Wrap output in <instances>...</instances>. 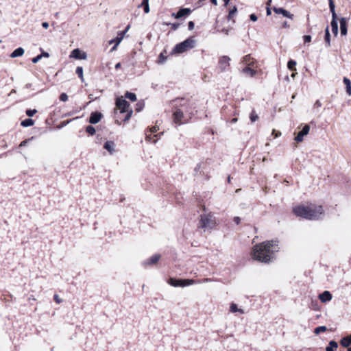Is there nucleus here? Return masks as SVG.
<instances>
[{"label":"nucleus","mask_w":351,"mask_h":351,"mask_svg":"<svg viewBox=\"0 0 351 351\" xmlns=\"http://www.w3.org/2000/svg\"><path fill=\"white\" fill-rule=\"evenodd\" d=\"M115 144L113 141H106L104 143V147L106 149L110 154H112L115 152Z\"/></svg>","instance_id":"obj_16"},{"label":"nucleus","mask_w":351,"mask_h":351,"mask_svg":"<svg viewBox=\"0 0 351 351\" xmlns=\"http://www.w3.org/2000/svg\"><path fill=\"white\" fill-rule=\"evenodd\" d=\"M315 106H317V107H320L322 106V104H321V102L319 100H317L315 103Z\"/></svg>","instance_id":"obj_59"},{"label":"nucleus","mask_w":351,"mask_h":351,"mask_svg":"<svg viewBox=\"0 0 351 351\" xmlns=\"http://www.w3.org/2000/svg\"><path fill=\"white\" fill-rule=\"evenodd\" d=\"M338 344L335 341H330L329 342L328 346L326 347V351H335V350L337 348Z\"/></svg>","instance_id":"obj_24"},{"label":"nucleus","mask_w":351,"mask_h":351,"mask_svg":"<svg viewBox=\"0 0 351 351\" xmlns=\"http://www.w3.org/2000/svg\"><path fill=\"white\" fill-rule=\"evenodd\" d=\"M159 58H160V60H159L160 62H163L165 61V60L166 59V58L164 57L162 53H160Z\"/></svg>","instance_id":"obj_52"},{"label":"nucleus","mask_w":351,"mask_h":351,"mask_svg":"<svg viewBox=\"0 0 351 351\" xmlns=\"http://www.w3.org/2000/svg\"><path fill=\"white\" fill-rule=\"evenodd\" d=\"M136 106H137V108H136L137 111H138V112L141 111V110L142 108V105L141 104L138 103L136 104Z\"/></svg>","instance_id":"obj_56"},{"label":"nucleus","mask_w":351,"mask_h":351,"mask_svg":"<svg viewBox=\"0 0 351 351\" xmlns=\"http://www.w3.org/2000/svg\"><path fill=\"white\" fill-rule=\"evenodd\" d=\"M160 258V254H156L143 262V265H152L156 264Z\"/></svg>","instance_id":"obj_10"},{"label":"nucleus","mask_w":351,"mask_h":351,"mask_svg":"<svg viewBox=\"0 0 351 351\" xmlns=\"http://www.w3.org/2000/svg\"><path fill=\"white\" fill-rule=\"evenodd\" d=\"M125 34V31H122L118 33L117 37H121V40H123L124 37V34Z\"/></svg>","instance_id":"obj_49"},{"label":"nucleus","mask_w":351,"mask_h":351,"mask_svg":"<svg viewBox=\"0 0 351 351\" xmlns=\"http://www.w3.org/2000/svg\"><path fill=\"white\" fill-rule=\"evenodd\" d=\"M250 20L252 21H257V16L254 14H252L250 16Z\"/></svg>","instance_id":"obj_47"},{"label":"nucleus","mask_w":351,"mask_h":351,"mask_svg":"<svg viewBox=\"0 0 351 351\" xmlns=\"http://www.w3.org/2000/svg\"><path fill=\"white\" fill-rule=\"evenodd\" d=\"M21 124L23 127H29L33 125L34 124V121L32 119H26L23 120Z\"/></svg>","instance_id":"obj_26"},{"label":"nucleus","mask_w":351,"mask_h":351,"mask_svg":"<svg viewBox=\"0 0 351 351\" xmlns=\"http://www.w3.org/2000/svg\"><path fill=\"white\" fill-rule=\"evenodd\" d=\"M272 134H275L276 137H278V136L281 135V133L280 132H278L276 133V130H273Z\"/></svg>","instance_id":"obj_54"},{"label":"nucleus","mask_w":351,"mask_h":351,"mask_svg":"<svg viewBox=\"0 0 351 351\" xmlns=\"http://www.w3.org/2000/svg\"><path fill=\"white\" fill-rule=\"evenodd\" d=\"M184 118V113L180 108H176L173 112V121L175 123L180 125L184 123L182 119Z\"/></svg>","instance_id":"obj_7"},{"label":"nucleus","mask_w":351,"mask_h":351,"mask_svg":"<svg viewBox=\"0 0 351 351\" xmlns=\"http://www.w3.org/2000/svg\"><path fill=\"white\" fill-rule=\"evenodd\" d=\"M168 283L173 287H182L183 280H177L173 278H169Z\"/></svg>","instance_id":"obj_19"},{"label":"nucleus","mask_w":351,"mask_h":351,"mask_svg":"<svg viewBox=\"0 0 351 351\" xmlns=\"http://www.w3.org/2000/svg\"><path fill=\"white\" fill-rule=\"evenodd\" d=\"M273 10L276 14H281L285 17H287L289 19H293V15L292 14H291L289 12H288L287 10H286L282 8L274 7L273 8Z\"/></svg>","instance_id":"obj_14"},{"label":"nucleus","mask_w":351,"mask_h":351,"mask_svg":"<svg viewBox=\"0 0 351 351\" xmlns=\"http://www.w3.org/2000/svg\"><path fill=\"white\" fill-rule=\"evenodd\" d=\"M217 226L215 217L211 213H203L200 215L198 228L206 230L213 229Z\"/></svg>","instance_id":"obj_3"},{"label":"nucleus","mask_w":351,"mask_h":351,"mask_svg":"<svg viewBox=\"0 0 351 351\" xmlns=\"http://www.w3.org/2000/svg\"><path fill=\"white\" fill-rule=\"evenodd\" d=\"M178 26H179V24H178V23H173L172 24V28L173 29H176L178 27Z\"/></svg>","instance_id":"obj_60"},{"label":"nucleus","mask_w":351,"mask_h":351,"mask_svg":"<svg viewBox=\"0 0 351 351\" xmlns=\"http://www.w3.org/2000/svg\"><path fill=\"white\" fill-rule=\"evenodd\" d=\"M311 40V36L309 35L304 36V43H309Z\"/></svg>","instance_id":"obj_45"},{"label":"nucleus","mask_w":351,"mask_h":351,"mask_svg":"<svg viewBox=\"0 0 351 351\" xmlns=\"http://www.w3.org/2000/svg\"><path fill=\"white\" fill-rule=\"evenodd\" d=\"M117 36L115 38L110 40L109 41V44L112 45L114 43L115 45V43H117Z\"/></svg>","instance_id":"obj_53"},{"label":"nucleus","mask_w":351,"mask_h":351,"mask_svg":"<svg viewBox=\"0 0 351 351\" xmlns=\"http://www.w3.org/2000/svg\"><path fill=\"white\" fill-rule=\"evenodd\" d=\"M140 6H143L144 12L145 13L149 12V0H143Z\"/></svg>","instance_id":"obj_28"},{"label":"nucleus","mask_w":351,"mask_h":351,"mask_svg":"<svg viewBox=\"0 0 351 351\" xmlns=\"http://www.w3.org/2000/svg\"><path fill=\"white\" fill-rule=\"evenodd\" d=\"M42 26L44 27V28H48L49 27V23L47 22H43L42 23Z\"/></svg>","instance_id":"obj_55"},{"label":"nucleus","mask_w":351,"mask_h":351,"mask_svg":"<svg viewBox=\"0 0 351 351\" xmlns=\"http://www.w3.org/2000/svg\"><path fill=\"white\" fill-rule=\"evenodd\" d=\"M242 62L244 64H247L248 66H252L254 64V62L252 60V58L250 55H246L243 58Z\"/></svg>","instance_id":"obj_25"},{"label":"nucleus","mask_w":351,"mask_h":351,"mask_svg":"<svg viewBox=\"0 0 351 351\" xmlns=\"http://www.w3.org/2000/svg\"><path fill=\"white\" fill-rule=\"evenodd\" d=\"M295 65H296V62L293 60H289L287 64V66H288L289 69H290L291 71L296 70Z\"/></svg>","instance_id":"obj_32"},{"label":"nucleus","mask_w":351,"mask_h":351,"mask_svg":"<svg viewBox=\"0 0 351 351\" xmlns=\"http://www.w3.org/2000/svg\"><path fill=\"white\" fill-rule=\"evenodd\" d=\"M41 58H42V55H38V56L34 57V58H32V61L33 63L36 64L38 61H40Z\"/></svg>","instance_id":"obj_43"},{"label":"nucleus","mask_w":351,"mask_h":351,"mask_svg":"<svg viewBox=\"0 0 351 351\" xmlns=\"http://www.w3.org/2000/svg\"><path fill=\"white\" fill-rule=\"evenodd\" d=\"M158 135H154V136H152L151 135H147L146 136V140L150 142H152L154 143H156L158 141L157 138Z\"/></svg>","instance_id":"obj_33"},{"label":"nucleus","mask_w":351,"mask_h":351,"mask_svg":"<svg viewBox=\"0 0 351 351\" xmlns=\"http://www.w3.org/2000/svg\"><path fill=\"white\" fill-rule=\"evenodd\" d=\"M293 211L295 215L309 220L319 219L324 213L322 206H303L300 205L294 207Z\"/></svg>","instance_id":"obj_2"},{"label":"nucleus","mask_w":351,"mask_h":351,"mask_svg":"<svg viewBox=\"0 0 351 351\" xmlns=\"http://www.w3.org/2000/svg\"><path fill=\"white\" fill-rule=\"evenodd\" d=\"M325 42L326 43V45L328 47L330 45V33H329V29H328V27H327L326 28V31H325Z\"/></svg>","instance_id":"obj_30"},{"label":"nucleus","mask_w":351,"mask_h":351,"mask_svg":"<svg viewBox=\"0 0 351 351\" xmlns=\"http://www.w3.org/2000/svg\"><path fill=\"white\" fill-rule=\"evenodd\" d=\"M221 32L226 35H228L229 34V29H222Z\"/></svg>","instance_id":"obj_61"},{"label":"nucleus","mask_w":351,"mask_h":351,"mask_svg":"<svg viewBox=\"0 0 351 351\" xmlns=\"http://www.w3.org/2000/svg\"><path fill=\"white\" fill-rule=\"evenodd\" d=\"M329 1V8L332 14V21L330 23L331 29L333 34L337 36L338 34V24L337 21V14L335 10V4L332 0Z\"/></svg>","instance_id":"obj_5"},{"label":"nucleus","mask_w":351,"mask_h":351,"mask_svg":"<svg viewBox=\"0 0 351 351\" xmlns=\"http://www.w3.org/2000/svg\"><path fill=\"white\" fill-rule=\"evenodd\" d=\"M341 345L345 348H348L351 345V336L342 338L341 340Z\"/></svg>","instance_id":"obj_22"},{"label":"nucleus","mask_w":351,"mask_h":351,"mask_svg":"<svg viewBox=\"0 0 351 351\" xmlns=\"http://www.w3.org/2000/svg\"><path fill=\"white\" fill-rule=\"evenodd\" d=\"M233 221L237 223V224H239L240 221H241V219L239 217H234V219H233Z\"/></svg>","instance_id":"obj_50"},{"label":"nucleus","mask_w":351,"mask_h":351,"mask_svg":"<svg viewBox=\"0 0 351 351\" xmlns=\"http://www.w3.org/2000/svg\"><path fill=\"white\" fill-rule=\"evenodd\" d=\"M102 117V114L98 112H94L90 114L89 118V123L91 124H96L100 121Z\"/></svg>","instance_id":"obj_13"},{"label":"nucleus","mask_w":351,"mask_h":351,"mask_svg":"<svg viewBox=\"0 0 351 351\" xmlns=\"http://www.w3.org/2000/svg\"><path fill=\"white\" fill-rule=\"evenodd\" d=\"M76 74L79 76V77L81 79V81H84V76H83V68L82 66H77L75 71Z\"/></svg>","instance_id":"obj_31"},{"label":"nucleus","mask_w":351,"mask_h":351,"mask_svg":"<svg viewBox=\"0 0 351 351\" xmlns=\"http://www.w3.org/2000/svg\"><path fill=\"white\" fill-rule=\"evenodd\" d=\"M127 113L125 119H124V121H128L130 119L132 114V110L130 109V110H128V111L125 112Z\"/></svg>","instance_id":"obj_40"},{"label":"nucleus","mask_w":351,"mask_h":351,"mask_svg":"<svg viewBox=\"0 0 351 351\" xmlns=\"http://www.w3.org/2000/svg\"><path fill=\"white\" fill-rule=\"evenodd\" d=\"M326 330V327L324 326H319V327H317L315 329V331L314 332L316 334V335H318L319 334L320 332H324Z\"/></svg>","instance_id":"obj_36"},{"label":"nucleus","mask_w":351,"mask_h":351,"mask_svg":"<svg viewBox=\"0 0 351 351\" xmlns=\"http://www.w3.org/2000/svg\"><path fill=\"white\" fill-rule=\"evenodd\" d=\"M230 311L232 313L239 312L241 314L244 313V311L243 309L238 308L237 304L232 303L230 305Z\"/></svg>","instance_id":"obj_27"},{"label":"nucleus","mask_w":351,"mask_h":351,"mask_svg":"<svg viewBox=\"0 0 351 351\" xmlns=\"http://www.w3.org/2000/svg\"><path fill=\"white\" fill-rule=\"evenodd\" d=\"M176 101L180 106L184 107L186 112L189 111L188 106H189V101L184 100V99H176Z\"/></svg>","instance_id":"obj_21"},{"label":"nucleus","mask_w":351,"mask_h":351,"mask_svg":"<svg viewBox=\"0 0 351 351\" xmlns=\"http://www.w3.org/2000/svg\"><path fill=\"white\" fill-rule=\"evenodd\" d=\"M40 55H42L43 57L48 58L49 56V54L47 52H43Z\"/></svg>","instance_id":"obj_57"},{"label":"nucleus","mask_w":351,"mask_h":351,"mask_svg":"<svg viewBox=\"0 0 351 351\" xmlns=\"http://www.w3.org/2000/svg\"><path fill=\"white\" fill-rule=\"evenodd\" d=\"M191 12L192 11L190 8H181L176 14L173 13L172 16L175 17L176 19H180L182 16L190 14Z\"/></svg>","instance_id":"obj_12"},{"label":"nucleus","mask_w":351,"mask_h":351,"mask_svg":"<svg viewBox=\"0 0 351 351\" xmlns=\"http://www.w3.org/2000/svg\"><path fill=\"white\" fill-rule=\"evenodd\" d=\"M230 58L228 56H223L219 61V66L221 71H225L230 64Z\"/></svg>","instance_id":"obj_11"},{"label":"nucleus","mask_w":351,"mask_h":351,"mask_svg":"<svg viewBox=\"0 0 351 351\" xmlns=\"http://www.w3.org/2000/svg\"><path fill=\"white\" fill-rule=\"evenodd\" d=\"M159 130L158 127V126H154L152 127L151 129H150V132L152 133H154V132H156L158 130Z\"/></svg>","instance_id":"obj_48"},{"label":"nucleus","mask_w":351,"mask_h":351,"mask_svg":"<svg viewBox=\"0 0 351 351\" xmlns=\"http://www.w3.org/2000/svg\"><path fill=\"white\" fill-rule=\"evenodd\" d=\"M195 280L192 279L183 280L182 287L189 286L195 283Z\"/></svg>","instance_id":"obj_37"},{"label":"nucleus","mask_w":351,"mask_h":351,"mask_svg":"<svg viewBox=\"0 0 351 351\" xmlns=\"http://www.w3.org/2000/svg\"><path fill=\"white\" fill-rule=\"evenodd\" d=\"M86 53L84 51H82L79 49H73L70 54V58H73L78 60H85L86 59Z\"/></svg>","instance_id":"obj_9"},{"label":"nucleus","mask_w":351,"mask_h":351,"mask_svg":"<svg viewBox=\"0 0 351 351\" xmlns=\"http://www.w3.org/2000/svg\"><path fill=\"white\" fill-rule=\"evenodd\" d=\"M319 298L322 302H326L331 300L332 295L328 291H324L322 293L319 294Z\"/></svg>","instance_id":"obj_15"},{"label":"nucleus","mask_w":351,"mask_h":351,"mask_svg":"<svg viewBox=\"0 0 351 351\" xmlns=\"http://www.w3.org/2000/svg\"><path fill=\"white\" fill-rule=\"evenodd\" d=\"M32 138H33V137H32L31 138H28V139H25V140L23 141L20 143L19 146H20V147L25 146V145L28 143V142H29L30 140H32Z\"/></svg>","instance_id":"obj_44"},{"label":"nucleus","mask_w":351,"mask_h":351,"mask_svg":"<svg viewBox=\"0 0 351 351\" xmlns=\"http://www.w3.org/2000/svg\"><path fill=\"white\" fill-rule=\"evenodd\" d=\"M310 130V126L305 125L302 130L297 134L295 138V141L298 143H300L303 141L304 136L307 135Z\"/></svg>","instance_id":"obj_8"},{"label":"nucleus","mask_w":351,"mask_h":351,"mask_svg":"<svg viewBox=\"0 0 351 351\" xmlns=\"http://www.w3.org/2000/svg\"><path fill=\"white\" fill-rule=\"evenodd\" d=\"M116 106L120 110L121 113H124L131 109L129 103L123 97L117 98Z\"/></svg>","instance_id":"obj_6"},{"label":"nucleus","mask_w":351,"mask_h":351,"mask_svg":"<svg viewBox=\"0 0 351 351\" xmlns=\"http://www.w3.org/2000/svg\"><path fill=\"white\" fill-rule=\"evenodd\" d=\"M36 112L37 110L35 109L26 110V114L29 117H33Z\"/></svg>","instance_id":"obj_39"},{"label":"nucleus","mask_w":351,"mask_h":351,"mask_svg":"<svg viewBox=\"0 0 351 351\" xmlns=\"http://www.w3.org/2000/svg\"><path fill=\"white\" fill-rule=\"evenodd\" d=\"M54 300L58 304L62 302V300L59 298L58 295H54Z\"/></svg>","instance_id":"obj_51"},{"label":"nucleus","mask_w":351,"mask_h":351,"mask_svg":"<svg viewBox=\"0 0 351 351\" xmlns=\"http://www.w3.org/2000/svg\"><path fill=\"white\" fill-rule=\"evenodd\" d=\"M125 97L131 100L132 101H135L136 100V95L134 93H130V92H127L125 94Z\"/></svg>","instance_id":"obj_29"},{"label":"nucleus","mask_w":351,"mask_h":351,"mask_svg":"<svg viewBox=\"0 0 351 351\" xmlns=\"http://www.w3.org/2000/svg\"><path fill=\"white\" fill-rule=\"evenodd\" d=\"M237 8L235 6L233 7V8L229 12V14H228L229 20H231L234 16L235 14L237 13Z\"/></svg>","instance_id":"obj_38"},{"label":"nucleus","mask_w":351,"mask_h":351,"mask_svg":"<svg viewBox=\"0 0 351 351\" xmlns=\"http://www.w3.org/2000/svg\"><path fill=\"white\" fill-rule=\"evenodd\" d=\"M121 42V38L117 37V43H115V45L112 47V48L111 49V51L116 50L117 46L120 44Z\"/></svg>","instance_id":"obj_42"},{"label":"nucleus","mask_w":351,"mask_h":351,"mask_svg":"<svg viewBox=\"0 0 351 351\" xmlns=\"http://www.w3.org/2000/svg\"><path fill=\"white\" fill-rule=\"evenodd\" d=\"M121 63H120V62H118V63H117V64H115V69H120V68H121Z\"/></svg>","instance_id":"obj_63"},{"label":"nucleus","mask_w":351,"mask_h":351,"mask_svg":"<svg viewBox=\"0 0 351 351\" xmlns=\"http://www.w3.org/2000/svg\"><path fill=\"white\" fill-rule=\"evenodd\" d=\"M195 40L189 38L183 42L177 44L173 49L174 53H181L195 47Z\"/></svg>","instance_id":"obj_4"},{"label":"nucleus","mask_w":351,"mask_h":351,"mask_svg":"<svg viewBox=\"0 0 351 351\" xmlns=\"http://www.w3.org/2000/svg\"><path fill=\"white\" fill-rule=\"evenodd\" d=\"M86 131L87 133H88L90 135H93V134H95V129L92 125L87 126L86 128Z\"/></svg>","instance_id":"obj_35"},{"label":"nucleus","mask_w":351,"mask_h":351,"mask_svg":"<svg viewBox=\"0 0 351 351\" xmlns=\"http://www.w3.org/2000/svg\"><path fill=\"white\" fill-rule=\"evenodd\" d=\"M60 101L65 102L68 99V96L66 93H62L60 96Z\"/></svg>","instance_id":"obj_41"},{"label":"nucleus","mask_w":351,"mask_h":351,"mask_svg":"<svg viewBox=\"0 0 351 351\" xmlns=\"http://www.w3.org/2000/svg\"><path fill=\"white\" fill-rule=\"evenodd\" d=\"M212 281V279L210 278H204L202 281V282H211Z\"/></svg>","instance_id":"obj_58"},{"label":"nucleus","mask_w":351,"mask_h":351,"mask_svg":"<svg viewBox=\"0 0 351 351\" xmlns=\"http://www.w3.org/2000/svg\"><path fill=\"white\" fill-rule=\"evenodd\" d=\"M24 49L22 47H19L16 49L10 55V57L12 58L21 56L24 54Z\"/></svg>","instance_id":"obj_20"},{"label":"nucleus","mask_w":351,"mask_h":351,"mask_svg":"<svg viewBox=\"0 0 351 351\" xmlns=\"http://www.w3.org/2000/svg\"><path fill=\"white\" fill-rule=\"evenodd\" d=\"M194 23L193 21H189L188 23V27L189 30H192L194 28Z\"/></svg>","instance_id":"obj_46"},{"label":"nucleus","mask_w":351,"mask_h":351,"mask_svg":"<svg viewBox=\"0 0 351 351\" xmlns=\"http://www.w3.org/2000/svg\"><path fill=\"white\" fill-rule=\"evenodd\" d=\"M278 249V244L274 241L263 242L254 247L252 252V258L260 262L269 263Z\"/></svg>","instance_id":"obj_1"},{"label":"nucleus","mask_w":351,"mask_h":351,"mask_svg":"<svg viewBox=\"0 0 351 351\" xmlns=\"http://www.w3.org/2000/svg\"><path fill=\"white\" fill-rule=\"evenodd\" d=\"M237 121V118H233V119L230 121V122H231L232 123H236Z\"/></svg>","instance_id":"obj_64"},{"label":"nucleus","mask_w":351,"mask_h":351,"mask_svg":"<svg viewBox=\"0 0 351 351\" xmlns=\"http://www.w3.org/2000/svg\"><path fill=\"white\" fill-rule=\"evenodd\" d=\"M343 82L346 85V93H348V95H351V82H350V80L345 77L343 78Z\"/></svg>","instance_id":"obj_23"},{"label":"nucleus","mask_w":351,"mask_h":351,"mask_svg":"<svg viewBox=\"0 0 351 351\" xmlns=\"http://www.w3.org/2000/svg\"><path fill=\"white\" fill-rule=\"evenodd\" d=\"M242 72L249 76L253 77L256 75V71L251 67V66H245L243 69Z\"/></svg>","instance_id":"obj_18"},{"label":"nucleus","mask_w":351,"mask_h":351,"mask_svg":"<svg viewBox=\"0 0 351 351\" xmlns=\"http://www.w3.org/2000/svg\"><path fill=\"white\" fill-rule=\"evenodd\" d=\"M250 119L252 122H255L256 121H257L258 119V116L256 114L254 110L252 111V112L250 115Z\"/></svg>","instance_id":"obj_34"},{"label":"nucleus","mask_w":351,"mask_h":351,"mask_svg":"<svg viewBox=\"0 0 351 351\" xmlns=\"http://www.w3.org/2000/svg\"><path fill=\"white\" fill-rule=\"evenodd\" d=\"M271 14V10L269 8V7H267V15L269 16Z\"/></svg>","instance_id":"obj_62"},{"label":"nucleus","mask_w":351,"mask_h":351,"mask_svg":"<svg viewBox=\"0 0 351 351\" xmlns=\"http://www.w3.org/2000/svg\"><path fill=\"white\" fill-rule=\"evenodd\" d=\"M340 31L341 35H346L347 34V21L346 18L340 19Z\"/></svg>","instance_id":"obj_17"}]
</instances>
